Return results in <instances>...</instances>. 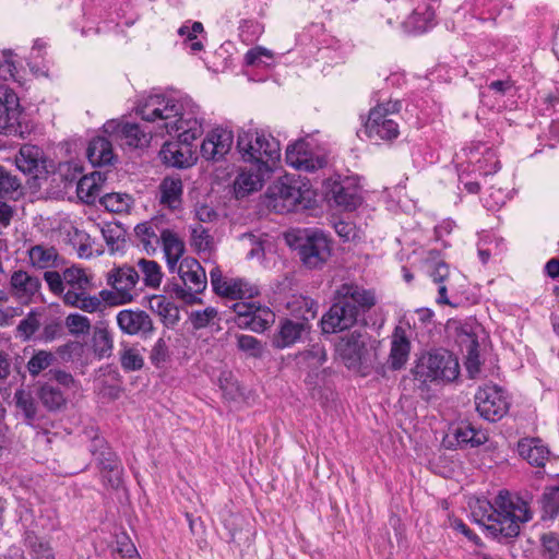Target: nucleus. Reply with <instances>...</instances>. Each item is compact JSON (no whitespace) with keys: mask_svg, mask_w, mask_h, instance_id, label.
Returning <instances> with one entry per match:
<instances>
[{"mask_svg":"<svg viewBox=\"0 0 559 559\" xmlns=\"http://www.w3.org/2000/svg\"><path fill=\"white\" fill-rule=\"evenodd\" d=\"M44 278L51 293L63 297L66 286L64 271L62 272V274H60L57 271H46L44 274Z\"/></svg>","mask_w":559,"mask_h":559,"instance_id":"obj_61","label":"nucleus"},{"mask_svg":"<svg viewBox=\"0 0 559 559\" xmlns=\"http://www.w3.org/2000/svg\"><path fill=\"white\" fill-rule=\"evenodd\" d=\"M435 12L433 3H418L403 23L405 31L413 34L426 32L432 25Z\"/></svg>","mask_w":559,"mask_h":559,"instance_id":"obj_27","label":"nucleus"},{"mask_svg":"<svg viewBox=\"0 0 559 559\" xmlns=\"http://www.w3.org/2000/svg\"><path fill=\"white\" fill-rule=\"evenodd\" d=\"M13 400L17 413L23 416L25 423L29 426H34L38 419V408L32 392L24 389H17L14 393Z\"/></svg>","mask_w":559,"mask_h":559,"instance_id":"obj_36","label":"nucleus"},{"mask_svg":"<svg viewBox=\"0 0 559 559\" xmlns=\"http://www.w3.org/2000/svg\"><path fill=\"white\" fill-rule=\"evenodd\" d=\"M309 193V190H304L297 181L281 179L269 188L267 206L280 214L289 213L298 205L306 207L310 201Z\"/></svg>","mask_w":559,"mask_h":559,"instance_id":"obj_11","label":"nucleus"},{"mask_svg":"<svg viewBox=\"0 0 559 559\" xmlns=\"http://www.w3.org/2000/svg\"><path fill=\"white\" fill-rule=\"evenodd\" d=\"M287 309L292 314L297 317L299 321L309 322L317 316L318 304L306 296H294L292 300L287 302Z\"/></svg>","mask_w":559,"mask_h":559,"instance_id":"obj_39","label":"nucleus"},{"mask_svg":"<svg viewBox=\"0 0 559 559\" xmlns=\"http://www.w3.org/2000/svg\"><path fill=\"white\" fill-rule=\"evenodd\" d=\"M155 127L156 123H154L152 130L145 131L136 123H122L116 120H110L104 124V132L119 138L130 147H142L150 143L153 134L155 135Z\"/></svg>","mask_w":559,"mask_h":559,"instance_id":"obj_18","label":"nucleus"},{"mask_svg":"<svg viewBox=\"0 0 559 559\" xmlns=\"http://www.w3.org/2000/svg\"><path fill=\"white\" fill-rule=\"evenodd\" d=\"M477 170L484 176L497 173L500 169V162L497 158L495 151L486 148L483 158L476 160Z\"/></svg>","mask_w":559,"mask_h":559,"instance_id":"obj_54","label":"nucleus"},{"mask_svg":"<svg viewBox=\"0 0 559 559\" xmlns=\"http://www.w3.org/2000/svg\"><path fill=\"white\" fill-rule=\"evenodd\" d=\"M210 281L216 295L230 300L251 299L259 294L258 286L245 278L224 276L218 266L210 271Z\"/></svg>","mask_w":559,"mask_h":559,"instance_id":"obj_12","label":"nucleus"},{"mask_svg":"<svg viewBox=\"0 0 559 559\" xmlns=\"http://www.w3.org/2000/svg\"><path fill=\"white\" fill-rule=\"evenodd\" d=\"M233 309L236 313V323L240 328L250 329L254 332H263L274 322V313L267 307L255 302H235Z\"/></svg>","mask_w":559,"mask_h":559,"instance_id":"obj_15","label":"nucleus"},{"mask_svg":"<svg viewBox=\"0 0 559 559\" xmlns=\"http://www.w3.org/2000/svg\"><path fill=\"white\" fill-rule=\"evenodd\" d=\"M139 275H142V281L146 287L157 288L163 280V272L160 265L154 260L140 259L136 262Z\"/></svg>","mask_w":559,"mask_h":559,"instance_id":"obj_41","label":"nucleus"},{"mask_svg":"<svg viewBox=\"0 0 559 559\" xmlns=\"http://www.w3.org/2000/svg\"><path fill=\"white\" fill-rule=\"evenodd\" d=\"M55 360L56 357L52 353L38 350L27 361L26 367L32 377H37L41 371L48 369Z\"/></svg>","mask_w":559,"mask_h":559,"instance_id":"obj_47","label":"nucleus"},{"mask_svg":"<svg viewBox=\"0 0 559 559\" xmlns=\"http://www.w3.org/2000/svg\"><path fill=\"white\" fill-rule=\"evenodd\" d=\"M86 155L93 166L111 165L115 159L112 144L105 136L92 139L87 146Z\"/></svg>","mask_w":559,"mask_h":559,"instance_id":"obj_31","label":"nucleus"},{"mask_svg":"<svg viewBox=\"0 0 559 559\" xmlns=\"http://www.w3.org/2000/svg\"><path fill=\"white\" fill-rule=\"evenodd\" d=\"M540 503L544 512L549 518L559 513V477L546 486Z\"/></svg>","mask_w":559,"mask_h":559,"instance_id":"obj_44","label":"nucleus"},{"mask_svg":"<svg viewBox=\"0 0 559 559\" xmlns=\"http://www.w3.org/2000/svg\"><path fill=\"white\" fill-rule=\"evenodd\" d=\"M100 203L111 213L127 212L131 205V198L122 193H108L100 198Z\"/></svg>","mask_w":559,"mask_h":559,"instance_id":"obj_48","label":"nucleus"},{"mask_svg":"<svg viewBox=\"0 0 559 559\" xmlns=\"http://www.w3.org/2000/svg\"><path fill=\"white\" fill-rule=\"evenodd\" d=\"M114 348L112 336L106 329H99L94 335V350L99 357H108Z\"/></svg>","mask_w":559,"mask_h":559,"instance_id":"obj_51","label":"nucleus"},{"mask_svg":"<svg viewBox=\"0 0 559 559\" xmlns=\"http://www.w3.org/2000/svg\"><path fill=\"white\" fill-rule=\"evenodd\" d=\"M38 397L43 405L50 412L62 409L67 404L64 393L52 384H44L39 389Z\"/></svg>","mask_w":559,"mask_h":559,"instance_id":"obj_42","label":"nucleus"},{"mask_svg":"<svg viewBox=\"0 0 559 559\" xmlns=\"http://www.w3.org/2000/svg\"><path fill=\"white\" fill-rule=\"evenodd\" d=\"M191 245L199 252L207 251L211 248L212 237L210 236L209 230L201 224H197L191 228Z\"/></svg>","mask_w":559,"mask_h":559,"instance_id":"obj_52","label":"nucleus"},{"mask_svg":"<svg viewBox=\"0 0 559 559\" xmlns=\"http://www.w3.org/2000/svg\"><path fill=\"white\" fill-rule=\"evenodd\" d=\"M336 350L348 369L371 365L374 354L370 336L366 332L353 331L343 336Z\"/></svg>","mask_w":559,"mask_h":559,"instance_id":"obj_10","label":"nucleus"},{"mask_svg":"<svg viewBox=\"0 0 559 559\" xmlns=\"http://www.w3.org/2000/svg\"><path fill=\"white\" fill-rule=\"evenodd\" d=\"M237 148L243 162L264 171H273L281 158L280 142L263 130L249 129L238 133Z\"/></svg>","mask_w":559,"mask_h":559,"instance_id":"obj_4","label":"nucleus"},{"mask_svg":"<svg viewBox=\"0 0 559 559\" xmlns=\"http://www.w3.org/2000/svg\"><path fill=\"white\" fill-rule=\"evenodd\" d=\"M21 112L16 94L8 87H0V132L5 134L16 132Z\"/></svg>","mask_w":559,"mask_h":559,"instance_id":"obj_19","label":"nucleus"},{"mask_svg":"<svg viewBox=\"0 0 559 559\" xmlns=\"http://www.w3.org/2000/svg\"><path fill=\"white\" fill-rule=\"evenodd\" d=\"M411 352V342L406 330L397 325L391 336L389 364L391 369L399 370L406 364Z\"/></svg>","mask_w":559,"mask_h":559,"instance_id":"obj_24","label":"nucleus"},{"mask_svg":"<svg viewBox=\"0 0 559 559\" xmlns=\"http://www.w3.org/2000/svg\"><path fill=\"white\" fill-rule=\"evenodd\" d=\"M168 359L169 350L166 341L158 338L151 349L150 360L156 368H163Z\"/></svg>","mask_w":559,"mask_h":559,"instance_id":"obj_59","label":"nucleus"},{"mask_svg":"<svg viewBox=\"0 0 559 559\" xmlns=\"http://www.w3.org/2000/svg\"><path fill=\"white\" fill-rule=\"evenodd\" d=\"M162 229L157 221H147L134 227V235L140 246L148 254L154 253L160 245Z\"/></svg>","mask_w":559,"mask_h":559,"instance_id":"obj_28","label":"nucleus"},{"mask_svg":"<svg viewBox=\"0 0 559 559\" xmlns=\"http://www.w3.org/2000/svg\"><path fill=\"white\" fill-rule=\"evenodd\" d=\"M543 552L548 559H559V534L555 532L544 533L540 536Z\"/></svg>","mask_w":559,"mask_h":559,"instance_id":"obj_56","label":"nucleus"},{"mask_svg":"<svg viewBox=\"0 0 559 559\" xmlns=\"http://www.w3.org/2000/svg\"><path fill=\"white\" fill-rule=\"evenodd\" d=\"M307 328L308 323L305 321L284 320L273 338L274 346L282 349L294 345L300 340Z\"/></svg>","mask_w":559,"mask_h":559,"instance_id":"obj_30","label":"nucleus"},{"mask_svg":"<svg viewBox=\"0 0 559 559\" xmlns=\"http://www.w3.org/2000/svg\"><path fill=\"white\" fill-rule=\"evenodd\" d=\"M140 282L139 272L130 265L115 266L107 273V284L114 289H103L99 295L104 301L111 305L131 302L136 296V285Z\"/></svg>","mask_w":559,"mask_h":559,"instance_id":"obj_8","label":"nucleus"},{"mask_svg":"<svg viewBox=\"0 0 559 559\" xmlns=\"http://www.w3.org/2000/svg\"><path fill=\"white\" fill-rule=\"evenodd\" d=\"M112 556L114 559H141L135 546L128 536L117 539Z\"/></svg>","mask_w":559,"mask_h":559,"instance_id":"obj_53","label":"nucleus"},{"mask_svg":"<svg viewBox=\"0 0 559 559\" xmlns=\"http://www.w3.org/2000/svg\"><path fill=\"white\" fill-rule=\"evenodd\" d=\"M175 273L179 280L166 286V292L188 305L199 304L202 294L207 285L205 270L200 262L191 257H185L177 264Z\"/></svg>","mask_w":559,"mask_h":559,"instance_id":"obj_6","label":"nucleus"},{"mask_svg":"<svg viewBox=\"0 0 559 559\" xmlns=\"http://www.w3.org/2000/svg\"><path fill=\"white\" fill-rule=\"evenodd\" d=\"M136 112L143 120L156 123L155 135L177 136L178 141L164 143L159 151L164 164L176 168L194 164L191 144L203 134V118L191 97L150 95L138 105Z\"/></svg>","mask_w":559,"mask_h":559,"instance_id":"obj_1","label":"nucleus"},{"mask_svg":"<svg viewBox=\"0 0 559 559\" xmlns=\"http://www.w3.org/2000/svg\"><path fill=\"white\" fill-rule=\"evenodd\" d=\"M40 280L26 271H15L10 277V289L12 295L24 302L32 300L39 294Z\"/></svg>","mask_w":559,"mask_h":559,"instance_id":"obj_23","label":"nucleus"},{"mask_svg":"<svg viewBox=\"0 0 559 559\" xmlns=\"http://www.w3.org/2000/svg\"><path fill=\"white\" fill-rule=\"evenodd\" d=\"M29 543L35 559H55L53 550L48 543L38 538Z\"/></svg>","mask_w":559,"mask_h":559,"instance_id":"obj_64","label":"nucleus"},{"mask_svg":"<svg viewBox=\"0 0 559 559\" xmlns=\"http://www.w3.org/2000/svg\"><path fill=\"white\" fill-rule=\"evenodd\" d=\"M233 143L234 135L230 130L216 128L203 140L201 155L207 160H219L230 151Z\"/></svg>","mask_w":559,"mask_h":559,"instance_id":"obj_21","label":"nucleus"},{"mask_svg":"<svg viewBox=\"0 0 559 559\" xmlns=\"http://www.w3.org/2000/svg\"><path fill=\"white\" fill-rule=\"evenodd\" d=\"M157 316L167 328L175 326L180 320L179 308L170 300L157 312Z\"/></svg>","mask_w":559,"mask_h":559,"instance_id":"obj_62","label":"nucleus"},{"mask_svg":"<svg viewBox=\"0 0 559 559\" xmlns=\"http://www.w3.org/2000/svg\"><path fill=\"white\" fill-rule=\"evenodd\" d=\"M519 454L531 465L544 467L549 460L550 451L539 438H524L518 443Z\"/></svg>","mask_w":559,"mask_h":559,"instance_id":"obj_26","label":"nucleus"},{"mask_svg":"<svg viewBox=\"0 0 559 559\" xmlns=\"http://www.w3.org/2000/svg\"><path fill=\"white\" fill-rule=\"evenodd\" d=\"M102 297L96 295H91L90 290H86L81 294H72L67 297V306H71L74 308H79L82 311L93 313L98 311L103 304Z\"/></svg>","mask_w":559,"mask_h":559,"instance_id":"obj_43","label":"nucleus"},{"mask_svg":"<svg viewBox=\"0 0 559 559\" xmlns=\"http://www.w3.org/2000/svg\"><path fill=\"white\" fill-rule=\"evenodd\" d=\"M217 310L214 307H207L203 310H195L190 313V322L194 329L206 328L216 317Z\"/></svg>","mask_w":559,"mask_h":559,"instance_id":"obj_55","label":"nucleus"},{"mask_svg":"<svg viewBox=\"0 0 559 559\" xmlns=\"http://www.w3.org/2000/svg\"><path fill=\"white\" fill-rule=\"evenodd\" d=\"M16 166L25 174H32L39 168H45L44 152L33 144H24L15 158Z\"/></svg>","mask_w":559,"mask_h":559,"instance_id":"obj_32","label":"nucleus"},{"mask_svg":"<svg viewBox=\"0 0 559 559\" xmlns=\"http://www.w3.org/2000/svg\"><path fill=\"white\" fill-rule=\"evenodd\" d=\"M301 359L307 364L305 368L319 370L326 361V350L323 344L317 343L300 354Z\"/></svg>","mask_w":559,"mask_h":559,"instance_id":"obj_46","label":"nucleus"},{"mask_svg":"<svg viewBox=\"0 0 559 559\" xmlns=\"http://www.w3.org/2000/svg\"><path fill=\"white\" fill-rule=\"evenodd\" d=\"M19 188L17 179L0 167V198L11 197Z\"/></svg>","mask_w":559,"mask_h":559,"instance_id":"obj_63","label":"nucleus"},{"mask_svg":"<svg viewBox=\"0 0 559 559\" xmlns=\"http://www.w3.org/2000/svg\"><path fill=\"white\" fill-rule=\"evenodd\" d=\"M460 346L465 352V367L471 378H475L480 371L478 341L472 334L465 333L460 337Z\"/></svg>","mask_w":559,"mask_h":559,"instance_id":"obj_34","label":"nucleus"},{"mask_svg":"<svg viewBox=\"0 0 559 559\" xmlns=\"http://www.w3.org/2000/svg\"><path fill=\"white\" fill-rule=\"evenodd\" d=\"M104 240L111 253L118 251L123 242V231L117 224H107L100 228Z\"/></svg>","mask_w":559,"mask_h":559,"instance_id":"obj_49","label":"nucleus"},{"mask_svg":"<svg viewBox=\"0 0 559 559\" xmlns=\"http://www.w3.org/2000/svg\"><path fill=\"white\" fill-rule=\"evenodd\" d=\"M160 245L166 258L168 271L175 273L177 264L181 261L185 253V242L179 235L169 228L162 229Z\"/></svg>","mask_w":559,"mask_h":559,"instance_id":"obj_25","label":"nucleus"},{"mask_svg":"<svg viewBox=\"0 0 559 559\" xmlns=\"http://www.w3.org/2000/svg\"><path fill=\"white\" fill-rule=\"evenodd\" d=\"M287 245L309 270L322 269L331 255V241L318 228H298L285 234Z\"/></svg>","mask_w":559,"mask_h":559,"instance_id":"obj_5","label":"nucleus"},{"mask_svg":"<svg viewBox=\"0 0 559 559\" xmlns=\"http://www.w3.org/2000/svg\"><path fill=\"white\" fill-rule=\"evenodd\" d=\"M472 515L491 537L499 540L518 536L520 524L532 519L528 503L507 490H501L492 503L478 500Z\"/></svg>","mask_w":559,"mask_h":559,"instance_id":"obj_2","label":"nucleus"},{"mask_svg":"<svg viewBox=\"0 0 559 559\" xmlns=\"http://www.w3.org/2000/svg\"><path fill=\"white\" fill-rule=\"evenodd\" d=\"M40 322L36 313L31 312L24 318L17 325L19 334L24 338L28 340L38 330Z\"/></svg>","mask_w":559,"mask_h":559,"instance_id":"obj_60","label":"nucleus"},{"mask_svg":"<svg viewBox=\"0 0 559 559\" xmlns=\"http://www.w3.org/2000/svg\"><path fill=\"white\" fill-rule=\"evenodd\" d=\"M28 258L34 266L49 269L56 265L58 252L53 247L36 245L28 250Z\"/></svg>","mask_w":559,"mask_h":559,"instance_id":"obj_40","label":"nucleus"},{"mask_svg":"<svg viewBox=\"0 0 559 559\" xmlns=\"http://www.w3.org/2000/svg\"><path fill=\"white\" fill-rule=\"evenodd\" d=\"M203 24L201 22H193L191 25L188 23L178 28V35L183 38L185 45L193 52L200 51L203 45L197 39V34L203 32Z\"/></svg>","mask_w":559,"mask_h":559,"instance_id":"obj_45","label":"nucleus"},{"mask_svg":"<svg viewBox=\"0 0 559 559\" xmlns=\"http://www.w3.org/2000/svg\"><path fill=\"white\" fill-rule=\"evenodd\" d=\"M476 409L488 421L500 420L509 409V403L502 390L496 385H485L475 395Z\"/></svg>","mask_w":559,"mask_h":559,"instance_id":"obj_14","label":"nucleus"},{"mask_svg":"<svg viewBox=\"0 0 559 559\" xmlns=\"http://www.w3.org/2000/svg\"><path fill=\"white\" fill-rule=\"evenodd\" d=\"M66 325L72 334H87L91 330V321L87 317L72 313L66 318Z\"/></svg>","mask_w":559,"mask_h":559,"instance_id":"obj_57","label":"nucleus"},{"mask_svg":"<svg viewBox=\"0 0 559 559\" xmlns=\"http://www.w3.org/2000/svg\"><path fill=\"white\" fill-rule=\"evenodd\" d=\"M117 324L128 335L148 336L154 331L150 314L143 310L123 309L117 314Z\"/></svg>","mask_w":559,"mask_h":559,"instance_id":"obj_20","label":"nucleus"},{"mask_svg":"<svg viewBox=\"0 0 559 559\" xmlns=\"http://www.w3.org/2000/svg\"><path fill=\"white\" fill-rule=\"evenodd\" d=\"M91 452L97 461L104 474V479L111 487H118L121 484L122 467L118 456L110 450L104 439L95 438L92 441Z\"/></svg>","mask_w":559,"mask_h":559,"instance_id":"obj_17","label":"nucleus"},{"mask_svg":"<svg viewBox=\"0 0 559 559\" xmlns=\"http://www.w3.org/2000/svg\"><path fill=\"white\" fill-rule=\"evenodd\" d=\"M453 436L460 447H478L487 442L488 435L481 429H476L471 423H461L453 429Z\"/></svg>","mask_w":559,"mask_h":559,"instance_id":"obj_35","label":"nucleus"},{"mask_svg":"<svg viewBox=\"0 0 559 559\" xmlns=\"http://www.w3.org/2000/svg\"><path fill=\"white\" fill-rule=\"evenodd\" d=\"M402 108L400 100H388L370 109L365 123L367 136L374 141H392L400 134L399 123L392 118Z\"/></svg>","mask_w":559,"mask_h":559,"instance_id":"obj_9","label":"nucleus"},{"mask_svg":"<svg viewBox=\"0 0 559 559\" xmlns=\"http://www.w3.org/2000/svg\"><path fill=\"white\" fill-rule=\"evenodd\" d=\"M64 294L63 302L67 304V297L72 294H81L91 288V277L86 272L76 266L68 267L64 270Z\"/></svg>","mask_w":559,"mask_h":559,"instance_id":"obj_33","label":"nucleus"},{"mask_svg":"<svg viewBox=\"0 0 559 559\" xmlns=\"http://www.w3.org/2000/svg\"><path fill=\"white\" fill-rule=\"evenodd\" d=\"M159 202L175 211L182 204L183 185L178 177H165L159 185Z\"/></svg>","mask_w":559,"mask_h":559,"instance_id":"obj_29","label":"nucleus"},{"mask_svg":"<svg viewBox=\"0 0 559 559\" xmlns=\"http://www.w3.org/2000/svg\"><path fill=\"white\" fill-rule=\"evenodd\" d=\"M238 347L240 350L254 358L261 357L264 352L261 342L251 335H240L238 337Z\"/></svg>","mask_w":559,"mask_h":559,"instance_id":"obj_58","label":"nucleus"},{"mask_svg":"<svg viewBox=\"0 0 559 559\" xmlns=\"http://www.w3.org/2000/svg\"><path fill=\"white\" fill-rule=\"evenodd\" d=\"M329 202L345 210H355L360 203L357 181L353 177L334 175L324 182Z\"/></svg>","mask_w":559,"mask_h":559,"instance_id":"obj_13","label":"nucleus"},{"mask_svg":"<svg viewBox=\"0 0 559 559\" xmlns=\"http://www.w3.org/2000/svg\"><path fill=\"white\" fill-rule=\"evenodd\" d=\"M100 173H92L90 176L82 177L76 186V194L81 201L86 204H93L102 192Z\"/></svg>","mask_w":559,"mask_h":559,"instance_id":"obj_37","label":"nucleus"},{"mask_svg":"<svg viewBox=\"0 0 559 559\" xmlns=\"http://www.w3.org/2000/svg\"><path fill=\"white\" fill-rule=\"evenodd\" d=\"M69 242L76 250L78 255L82 259H90L94 252L100 253L99 250H94V239L85 230L76 226H71L68 230Z\"/></svg>","mask_w":559,"mask_h":559,"instance_id":"obj_38","label":"nucleus"},{"mask_svg":"<svg viewBox=\"0 0 559 559\" xmlns=\"http://www.w3.org/2000/svg\"><path fill=\"white\" fill-rule=\"evenodd\" d=\"M412 372L421 384L452 382L460 374V365L450 352L436 349L424 354Z\"/></svg>","mask_w":559,"mask_h":559,"instance_id":"obj_7","label":"nucleus"},{"mask_svg":"<svg viewBox=\"0 0 559 559\" xmlns=\"http://www.w3.org/2000/svg\"><path fill=\"white\" fill-rule=\"evenodd\" d=\"M273 171H264L262 167L254 166L242 168L234 180V194L236 199H242L252 192L260 190L263 182Z\"/></svg>","mask_w":559,"mask_h":559,"instance_id":"obj_22","label":"nucleus"},{"mask_svg":"<svg viewBox=\"0 0 559 559\" xmlns=\"http://www.w3.org/2000/svg\"><path fill=\"white\" fill-rule=\"evenodd\" d=\"M120 364L124 371H136L143 367L144 360L139 349L126 347L120 352Z\"/></svg>","mask_w":559,"mask_h":559,"instance_id":"obj_50","label":"nucleus"},{"mask_svg":"<svg viewBox=\"0 0 559 559\" xmlns=\"http://www.w3.org/2000/svg\"><path fill=\"white\" fill-rule=\"evenodd\" d=\"M286 163L300 171L313 173L325 167V156L313 153L305 140H299L286 148Z\"/></svg>","mask_w":559,"mask_h":559,"instance_id":"obj_16","label":"nucleus"},{"mask_svg":"<svg viewBox=\"0 0 559 559\" xmlns=\"http://www.w3.org/2000/svg\"><path fill=\"white\" fill-rule=\"evenodd\" d=\"M335 302L322 317L321 326L324 333H336L352 328L359 310H368L376 304L371 290L355 283H344L334 293Z\"/></svg>","mask_w":559,"mask_h":559,"instance_id":"obj_3","label":"nucleus"}]
</instances>
